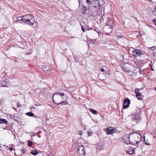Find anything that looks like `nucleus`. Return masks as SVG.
<instances>
[{"instance_id": "nucleus-39", "label": "nucleus", "mask_w": 156, "mask_h": 156, "mask_svg": "<svg viewBox=\"0 0 156 156\" xmlns=\"http://www.w3.org/2000/svg\"><path fill=\"white\" fill-rule=\"evenodd\" d=\"M154 89L155 90H156V87L154 88Z\"/></svg>"}, {"instance_id": "nucleus-27", "label": "nucleus", "mask_w": 156, "mask_h": 156, "mask_svg": "<svg viewBox=\"0 0 156 156\" xmlns=\"http://www.w3.org/2000/svg\"><path fill=\"white\" fill-rule=\"evenodd\" d=\"M21 105L19 103H18L17 104V108H20L21 107Z\"/></svg>"}, {"instance_id": "nucleus-30", "label": "nucleus", "mask_w": 156, "mask_h": 156, "mask_svg": "<svg viewBox=\"0 0 156 156\" xmlns=\"http://www.w3.org/2000/svg\"><path fill=\"white\" fill-rule=\"evenodd\" d=\"M88 136H91V135H92V132H88Z\"/></svg>"}, {"instance_id": "nucleus-2", "label": "nucleus", "mask_w": 156, "mask_h": 156, "mask_svg": "<svg viewBox=\"0 0 156 156\" xmlns=\"http://www.w3.org/2000/svg\"><path fill=\"white\" fill-rule=\"evenodd\" d=\"M67 96L63 92L55 93L53 95L52 98L54 102L58 105H59V103L62 100H67Z\"/></svg>"}, {"instance_id": "nucleus-26", "label": "nucleus", "mask_w": 156, "mask_h": 156, "mask_svg": "<svg viewBox=\"0 0 156 156\" xmlns=\"http://www.w3.org/2000/svg\"><path fill=\"white\" fill-rule=\"evenodd\" d=\"M21 151H22L23 153V154L25 153L26 152V149H25V148L23 149L22 150H21Z\"/></svg>"}, {"instance_id": "nucleus-6", "label": "nucleus", "mask_w": 156, "mask_h": 156, "mask_svg": "<svg viewBox=\"0 0 156 156\" xmlns=\"http://www.w3.org/2000/svg\"><path fill=\"white\" fill-rule=\"evenodd\" d=\"M131 120L137 122L141 119L140 115L138 114H134L130 116Z\"/></svg>"}, {"instance_id": "nucleus-18", "label": "nucleus", "mask_w": 156, "mask_h": 156, "mask_svg": "<svg viewBox=\"0 0 156 156\" xmlns=\"http://www.w3.org/2000/svg\"><path fill=\"white\" fill-rule=\"evenodd\" d=\"M8 122L5 119H0V123L1 124H6Z\"/></svg>"}, {"instance_id": "nucleus-37", "label": "nucleus", "mask_w": 156, "mask_h": 156, "mask_svg": "<svg viewBox=\"0 0 156 156\" xmlns=\"http://www.w3.org/2000/svg\"><path fill=\"white\" fill-rule=\"evenodd\" d=\"M96 31L98 33V34H99V31H97V30H96Z\"/></svg>"}, {"instance_id": "nucleus-35", "label": "nucleus", "mask_w": 156, "mask_h": 156, "mask_svg": "<svg viewBox=\"0 0 156 156\" xmlns=\"http://www.w3.org/2000/svg\"><path fill=\"white\" fill-rule=\"evenodd\" d=\"M135 63L136 65H138V62H135Z\"/></svg>"}, {"instance_id": "nucleus-38", "label": "nucleus", "mask_w": 156, "mask_h": 156, "mask_svg": "<svg viewBox=\"0 0 156 156\" xmlns=\"http://www.w3.org/2000/svg\"><path fill=\"white\" fill-rule=\"evenodd\" d=\"M140 70H141V69H139V72H140V74L141 73V71Z\"/></svg>"}, {"instance_id": "nucleus-32", "label": "nucleus", "mask_w": 156, "mask_h": 156, "mask_svg": "<svg viewBox=\"0 0 156 156\" xmlns=\"http://www.w3.org/2000/svg\"><path fill=\"white\" fill-rule=\"evenodd\" d=\"M153 21L154 23H155V25L156 26V19H155L153 20Z\"/></svg>"}, {"instance_id": "nucleus-5", "label": "nucleus", "mask_w": 156, "mask_h": 156, "mask_svg": "<svg viewBox=\"0 0 156 156\" xmlns=\"http://www.w3.org/2000/svg\"><path fill=\"white\" fill-rule=\"evenodd\" d=\"M133 55L135 57H138L141 55H143V52L138 49H136L132 51Z\"/></svg>"}, {"instance_id": "nucleus-8", "label": "nucleus", "mask_w": 156, "mask_h": 156, "mask_svg": "<svg viewBox=\"0 0 156 156\" xmlns=\"http://www.w3.org/2000/svg\"><path fill=\"white\" fill-rule=\"evenodd\" d=\"M51 67L48 65H44L42 67V70L45 73H49L51 71Z\"/></svg>"}, {"instance_id": "nucleus-23", "label": "nucleus", "mask_w": 156, "mask_h": 156, "mask_svg": "<svg viewBox=\"0 0 156 156\" xmlns=\"http://www.w3.org/2000/svg\"><path fill=\"white\" fill-rule=\"evenodd\" d=\"M153 15L154 16L156 15V6L154 8V10L153 11Z\"/></svg>"}, {"instance_id": "nucleus-4", "label": "nucleus", "mask_w": 156, "mask_h": 156, "mask_svg": "<svg viewBox=\"0 0 156 156\" xmlns=\"http://www.w3.org/2000/svg\"><path fill=\"white\" fill-rule=\"evenodd\" d=\"M90 5L92 7L94 8H96L95 11V12H94L93 10H92L91 12L92 15L94 16H98V14L96 13L99 10L100 8V3L99 1L97 0H94L92 1L90 3Z\"/></svg>"}, {"instance_id": "nucleus-12", "label": "nucleus", "mask_w": 156, "mask_h": 156, "mask_svg": "<svg viewBox=\"0 0 156 156\" xmlns=\"http://www.w3.org/2000/svg\"><path fill=\"white\" fill-rule=\"evenodd\" d=\"M106 26L109 27L108 28L111 30H110V32H112V29L113 27V23L112 21L111 20H110L109 18H108V19L107 22Z\"/></svg>"}, {"instance_id": "nucleus-22", "label": "nucleus", "mask_w": 156, "mask_h": 156, "mask_svg": "<svg viewBox=\"0 0 156 156\" xmlns=\"http://www.w3.org/2000/svg\"><path fill=\"white\" fill-rule=\"evenodd\" d=\"M152 50H153V52L154 53H156V46L153 47H152Z\"/></svg>"}, {"instance_id": "nucleus-24", "label": "nucleus", "mask_w": 156, "mask_h": 156, "mask_svg": "<svg viewBox=\"0 0 156 156\" xmlns=\"http://www.w3.org/2000/svg\"><path fill=\"white\" fill-rule=\"evenodd\" d=\"M91 111H92V112L93 114H96L97 113V111L94 110H93L92 109H91Z\"/></svg>"}, {"instance_id": "nucleus-29", "label": "nucleus", "mask_w": 156, "mask_h": 156, "mask_svg": "<svg viewBox=\"0 0 156 156\" xmlns=\"http://www.w3.org/2000/svg\"><path fill=\"white\" fill-rule=\"evenodd\" d=\"M81 29L83 31V32H84L85 31V29H84V28L83 27V26H81Z\"/></svg>"}, {"instance_id": "nucleus-36", "label": "nucleus", "mask_w": 156, "mask_h": 156, "mask_svg": "<svg viewBox=\"0 0 156 156\" xmlns=\"http://www.w3.org/2000/svg\"><path fill=\"white\" fill-rule=\"evenodd\" d=\"M145 144L146 145H150L149 144H148V143H146V142H145Z\"/></svg>"}, {"instance_id": "nucleus-10", "label": "nucleus", "mask_w": 156, "mask_h": 156, "mask_svg": "<svg viewBox=\"0 0 156 156\" xmlns=\"http://www.w3.org/2000/svg\"><path fill=\"white\" fill-rule=\"evenodd\" d=\"M139 89L136 88L135 89L134 91L136 94V97L138 100H142L143 98L141 97V94L139 92Z\"/></svg>"}, {"instance_id": "nucleus-31", "label": "nucleus", "mask_w": 156, "mask_h": 156, "mask_svg": "<svg viewBox=\"0 0 156 156\" xmlns=\"http://www.w3.org/2000/svg\"><path fill=\"white\" fill-rule=\"evenodd\" d=\"M100 70H101V72H104V71H105V69H103V68H101V69H100Z\"/></svg>"}, {"instance_id": "nucleus-9", "label": "nucleus", "mask_w": 156, "mask_h": 156, "mask_svg": "<svg viewBox=\"0 0 156 156\" xmlns=\"http://www.w3.org/2000/svg\"><path fill=\"white\" fill-rule=\"evenodd\" d=\"M77 152L80 155H85L84 148L83 145H80L79 147L77 150Z\"/></svg>"}, {"instance_id": "nucleus-11", "label": "nucleus", "mask_w": 156, "mask_h": 156, "mask_svg": "<svg viewBox=\"0 0 156 156\" xmlns=\"http://www.w3.org/2000/svg\"><path fill=\"white\" fill-rule=\"evenodd\" d=\"M130 104V100L128 98L125 99L123 102V108L125 109L128 108Z\"/></svg>"}, {"instance_id": "nucleus-40", "label": "nucleus", "mask_w": 156, "mask_h": 156, "mask_svg": "<svg viewBox=\"0 0 156 156\" xmlns=\"http://www.w3.org/2000/svg\"><path fill=\"white\" fill-rule=\"evenodd\" d=\"M151 70H153V69H151Z\"/></svg>"}, {"instance_id": "nucleus-28", "label": "nucleus", "mask_w": 156, "mask_h": 156, "mask_svg": "<svg viewBox=\"0 0 156 156\" xmlns=\"http://www.w3.org/2000/svg\"><path fill=\"white\" fill-rule=\"evenodd\" d=\"M78 132L79 135H82V131L80 130V131H79Z\"/></svg>"}, {"instance_id": "nucleus-14", "label": "nucleus", "mask_w": 156, "mask_h": 156, "mask_svg": "<svg viewBox=\"0 0 156 156\" xmlns=\"http://www.w3.org/2000/svg\"><path fill=\"white\" fill-rule=\"evenodd\" d=\"M8 80H5L2 81H1L0 84V87H7V82Z\"/></svg>"}, {"instance_id": "nucleus-34", "label": "nucleus", "mask_w": 156, "mask_h": 156, "mask_svg": "<svg viewBox=\"0 0 156 156\" xmlns=\"http://www.w3.org/2000/svg\"><path fill=\"white\" fill-rule=\"evenodd\" d=\"M86 1L88 3H89L90 2V0H86Z\"/></svg>"}, {"instance_id": "nucleus-13", "label": "nucleus", "mask_w": 156, "mask_h": 156, "mask_svg": "<svg viewBox=\"0 0 156 156\" xmlns=\"http://www.w3.org/2000/svg\"><path fill=\"white\" fill-rule=\"evenodd\" d=\"M115 129H112L111 127L109 128H107L105 129V131L107 134L108 135H110L112 134L115 131Z\"/></svg>"}, {"instance_id": "nucleus-19", "label": "nucleus", "mask_w": 156, "mask_h": 156, "mask_svg": "<svg viewBox=\"0 0 156 156\" xmlns=\"http://www.w3.org/2000/svg\"><path fill=\"white\" fill-rule=\"evenodd\" d=\"M122 69L123 70L126 72H130V70L128 68L126 67L125 66H123L122 67Z\"/></svg>"}, {"instance_id": "nucleus-7", "label": "nucleus", "mask_w": 156, "mask_h": 156, "mask_svg": "<svg viewBox=\"0 0 156 156\" xmlns=\"http://www.w3.org/2000/svg\"><path fill=\"white\" fill-rule=\"evenodd\" d=\"M130 139V134H126L123 138V142L127 144H131V141Z\"/></svg>"}, {"instance_id": "nucleus-1", "label": "nucleus", "mask_w": 156, "mask_h": 156, "mask_svg": "<svg viewBox=\"0 0 156 156\" xmlns=\"http://www.w3.org/2000/svg\"><path fill=\"white\" fill-rule=\"evenodd\" d=\"M35 22L34 16L31 14H27L22 17H18L15 23H24L28 25L32 26L34 25Z\"/></svg>"}, {"instance_id": "nucleus-3", "label": "nucleus", "mask_w": 156, "mask_h": 156, "mask_svg": "<svg viewBox=\"0 0 156 156\" xmlns=\"http://www.w3.org/2000/svg\"><path fill=\"white\" fill-rule=\"evenodd\" d=\"M131 144L136 145L141 140V135L136 132H133L130 134Z\"/></svg>"}, {"instance_id": "nucleus-17", "label": "nucleus", "mask_w": 156, "mask_h": 156, "mask_svg": "<svg viewBox=\"0 0 156 156\" xmlns=\"http://www.w3.org/2000/svg\"><path fill=\"white\" fill-rule=\"evenodd\" d=\"M67 100H62L61 101L60 103H59V105H66L68 104V102L66 101Z\"/></svg>"}, {"instance_id": "nucleus-20", "label": "nucleus", "mask_w": 156, "mask_h": 156, "mask_svg": "<svg viewBox=\"0 0 156 156\" xmlns=\"http://www.w3.org/2000/svg\"><path fill=\"white\" fill-rule=\"evenodd\" d=\"M31 154L34 155H37L38 153V151L36 150H33V151H31Z\"/></svg>"}, {"instance_id": "nucleus-33", "label": "nucleus", "mask_w": 156, "mask_h": 156, "mask_svg": "<svg viewBox=\"0 0 156 156\" xmlns=\"http://www.w3.org/2000/svg\"><path fill=\"white\" fill-rule=\"evenodd\" d=\"M9 150H11V151L12 150H13V147H9Z\"/></svg>"}, {"instance_id": "nucleus-25", "label": "nucleus", "mask_w": 156, "mask_h": 156, "mask_svg": "<svg viewBox=\"0 0 156 156\" xmlns=\"http://www.w3.org/2000/svg\"><path fill=\"white\" fill-rule=\"evenodd\" d=\"M28 144L29 146L31 147L32 145V142L31 141H29L28 143Z\"/></svg>"}, {"instance_id": "nucleus-16", "label": "nucleus", "mask_w": 156, "mask_h": 156, "mask_svg": "<svg viewBox=\"0 0 156 156\" xmlns=\"http://www.w3.org/2000/svg\"><path fill=\"white\" fill-rule=\"evenodd\" d=\"M127 152L129 154H132L134 153V150L131 148H129L127 149Z\"/></svg>"}, {"instance_id": "nucleus-21", "label": "nucleus", "mask_w": 156, "mask_h": 156, "mask_svg": "<svg viewBox=\"0 0 156 156\" xmlns=\"http://www.w3.org/2000/svg\"><path fill=\"white\" fill-rule=\"evenodd\" d=\"M26 114L28 116L30 117H33L34 115V114L31 112H27Z\"/></svg>"}, {"instance_id": "nucleus-15", "label": "nucleus", "mask_w": 156, "mask_h": 156, "mask_svg": "<svg viewBox=\"0 0 156 156\" xmlns=\"http://www.w3.org/2000/svg\"><path fill=\"white\" fill-rule=\"evenodd\" d=\"M87 10L88 8L87 6L83 5L81 9L82 13L84 15H85V13L87 11Z\"/></svg>"}, {"instance_id": "nucleus-41", "label": "nucleus", "mask_w": 156, "mask_h": 156, "mask_svg": "<svg viewBox=\"0 0 156 156\" xmlns=\"http://www.w3.org/2000/svg\"><path fill=\"white\" fill-rule=\"evenodd\" d=\"M78 1H79V0H78Z\"/></svg>"}]
</instances>
